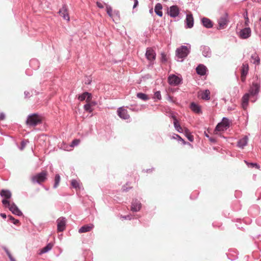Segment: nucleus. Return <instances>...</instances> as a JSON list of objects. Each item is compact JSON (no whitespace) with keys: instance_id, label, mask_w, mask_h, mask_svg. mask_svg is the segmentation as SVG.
<instances>
[{"instance_id":"46","label":"nucleus","mask_w":261,"mask_h":261,"mask_svg":"<svg viewBox=\"0 0 261 261\" xmlns=\"http://www.w3.org/2000/svg\"><path fill=\"white\" fill-rule=\"evenodd\" d=\"M71 185L74 189L79 188V183L76 179H72L71 181Z\"/></svg>"},{"instance_id":"49","label":"nucleus","mask_w":261,"mask_h":261,"mask_svg":"<svg viewBox=\"0 0 261 261\" xmlns=\"http://www.w3.org/2000/svg\"><path fill=\"white\" fill-rule=\"evenodd\" d=\"M154 98H156L157 100H161L162 99V96L161 94V92L160 91H156L154 92Z\"/></svg>"},{"instance_id":"54","label":"nucleus","mask_w":261,"mask_h":261,"mask_svg":"<svg viewBox=\"0 0 261 261\" xmlns=\"http://www.w3.org/2000/svg\"><path fill=\"white\" fill-rule=\"evenodd\" d=\"M24 97L25 98L30 97L31 96V95L30 94V92H28L27 91H24Z\"/></svg>"},{"instance_id":"60","label":"nucleus","mask_w":261,"mask_h":261,"mask_svg":"<svg viewBox=\"0 0 261 261\" xmlns=\"http://www.w3.org/2000/svg\"><path fill=\"white\" fill-rule=\"evenodd\" d=\"M89 103L91 104V107L95 106L97 105V102L95 101H90Z\"/></svg>"},{"instance_id":"45","label":"nucleus","mask_w":261,"mask_h":261,"mask_svg":"<svg viewBox=\"0 0 261 261\" xmlns=\"http://www.w3.org/2000/svg\"><path fill=\"white\" fill-rule=\"evenodd\" d=\"M161 62H162V63H166L167 62V55L166 54L164 53V52H162L161 53Z\"/></svg>"},{"instance_id":"5","label":"nucleus","mask_w":261,"mask_h":261,"mask_svg":"<svg viewBox=\"0 0 261 261\" xmlns=\"http://www.w3.org/2000/svg\"><path fill=\"white\" fill-rule=\"evenodd\" d=\"M145 57L149 61L148 67H152L156 59V53L151 47H147L145 53Z\"/></svg>"},{"instance_id":"63","label":"nucleus","mask_w":261,"mask_h":261,"mask_svg":"<svg viewBox=\"0 0 261 261\" xmlns=\"http://www.w3.org/2000/svg\"><path fill=\"white\" fill-rule=\"evenodd\" d=\"M256 222L258 225L261 226V217H259L258 218H257L256 220Z\"/></svg>"},{"instance_id":"14","label":"nucleus","mask_w":261,"mask_h":261,"mask_svg":"<svg viewBox=\"0 0 261 261\" xmlns=\"http://www.w3.org/2000/svg\"><path fill=\"white\" fill-rule=\"evenodd\" d=\"M59 15L63 17L64 20L69 21L70 17L68 12V7L66 4H63L58 12Z\"/></svg>"},{"instance_id":"20","label":"nucleus","mask_w":261,"mask_h":261,"mask_svg":"<svg viewBox=\"0 0 261 261\" xmlns=\"http://www.w3.org/2000/svg\"><path fill=\"white\" fill-rule=\"evenodd\" d=\"M207 71V67L202 64H199L196 68V72L197 74L200 76L205 75Z\"/></svg>"},{"instance_id":"51","label":"nucleus","mask_w":261,"mask_h":261,"mask_svg":"<svg viewBox=\"0 0 261 261\" xmlns=\"http://www.w3.org/2000/svg\"><path fill=\"white\" fill-rule=\"evenodd\" d=\"M172 139L177 140L178 142H179V140L181 139V137L178 134H174L172 136Z\"/></svg>"},{"instance_id":"44","label":"nucleus","mask_w":261,"mask_h":261,"mask_svg":"<svg viewBox=\"0 0 261 261\" xmlns=\"http://www.w3.org/2000/svg\"><path fill=\"white\" fill-rule=\"evenodd\" d=\"M80 142V140L78 139H75L72 141L70 143V146L71 147H74L77 146Z\"/></svg>"},{"instance_id":"28","label":"nucleus","mask_w":261,"mask_h":261,"mask_svg":"<svg viewBox=\"0 0 261 261\" xmlns=\"http://www.w3.org/2000/svg\"><path fill=\"white\" fill-rule=\"evenodd\" d=\"M53 244L50 243H48L45 247H43L39 252V254L41 255L44 253H46L50 251L53 248Z\"/></svg>"},{"instance_id":"2","label":"nucleus","mask_w":261,"mask_h":261,"mask_svg":"<svg viewBox=\"0 0 261 261\" xmlns=\"http://www.w3.org/2000/svg\"><path fill=\"white\" fill-rule=\"evenodd\" d=\"M260 89V85L259 82H253L252 83L251 86L250 87L248 92L246 93L251 97H256V98L252 100L253 102H254L257 98V96L258 95V93L259 92Z\"/></svg>"},{"instance_id":"17","label":"nucleus","mask_w":261,"mask_h":261,"mask_svg":"<svg viewBox=\"0 0 261 261\" xmlns=\"http://www.w3.org/2000/svg\"><path fill=\"white\" fill-rule=\"evenodd\" d=\"M200 50L203 57L206 58H210L212 56L211 49L208 46L202 45L200 47Z\"/></svg>"},{"instance_id":"36","label":"nucleus","mask_w":261,"mask_h":261,"mask_svg":"<svg viewBox=\"0 0 261 261\" xmlns=\"http://www.w3.org/2000/svg\"><path fill=\"white\" fill-rule=\"evenodd\" d=\"M173 125L175 129L179 133H182L184 131V129H183L180 125V123L178 121L173 122Z\"/></svg>"},{"instance_id":"39","label":"nucleus","mask_w":261,"mask_h":261,"mask_svg":"<svg viewBox=\"0 0 261 261\" xmlns=\"http://www.w3.org/2000/svg\"><path fill=\"white\" fill-rule=\"evenodd\" d=\"M92 81V77L91 75H85L83 83L85 85H91Z\"/></svg>"},{"instance_id":"57","label":"nucleus","mask_w":261,"mask_h":261,"mask_svg":"<svg viewBox=\"0 0 261 261\" xmlns=\"http://www.w3.org/2000/svg\"><path fill=\"white\" fill-rule=\"evenodd\" d=\"M154 169V168H149V169H147L146 170H143V171L146 173H150L152 171H153Z\"/></svg>"},{"instance_id":"24","label":"nucleus","mask_w":261,"mask_h":261,"mask_svg":"<svg viewBox=\"0 0 261 261\" xmlns=\"http://www.w3.org/2000/svg\"><path fill=\"white\" fill-rule=\"evenodd\" d=\"M248 140L247 136H244L237 142V146L240 148H243L247 144Z\"/></svg>"},{"instance_id":"12","label":"nucleus","mask_w":261,"mask_h":261,"mask_svg":"<svg viewBox=\"0 0 261 261\" xmlns=\"http://www.w3.org/2000/svg\"><path fill=\"white\" fill-rule=\"evenodd\" d=\"M76 97L80 101L86 100L87 102H89L92 99V94L88 91H85L79 94L76 96Z\"/></svg>"},{"instance_id":"42","label":"nucleus","mask_w":261,"mask_h":261,"mask_svg":"<svg viewBox=\"0 0 261 261\" xmlns=\"http://www.w3.org/2000/svg\"><path fill=\"white\" fill-rule=\"evenodd\" d=\"M3 249L5 251V253L7 255L8 257H9V259L11 260V259L13 258V257L12 256L11 253L8 250V249L5 246H3L2 247Z\"/></svg>"},{"instance_id":"10","label":"nucleus","mask_w":261,"mask_h":261,"mask_svg":"<svg viewBox=\"0 0 261 261\" xmlns=\"http://www.w3.org/2000/svg\"><path fill=\"white\" fill-rule=\"evenodd\" d=\"M5 207L8 208L9 210L12 212V213L15 215L17 216H23L22 212L18 208L17 205L13 202L11 203H9V205H6Z\"/></svg>"},{"instance_id":"9","label":"nucleus","mask_w":261,"mask_h":261,"mask_svg":"<svg viewBox=\"0 0 261 261\" xmlns=\"http://www.w3.org/2000/svg\"><path fill=\"white\" fill-rule=\"evenodd\" d=\"M47 174L46 171H42L34 176L32 177V180L40 185L42 182H44L47 179Z\"/></svg>"},{"instance_id":"18","label":"nucleus","mask_w":261,"mask_h":261,"mask_svg":"<svg viewBox=\"0 0 261 261\" xmlns=\"http://www.w3.org/2000/svg\"><path fill=\"white\" fill-rule=\"evenodd\" d=\"M117 112L118 116L122 119L127 120L130 118L127 110L123 108V107L118 108Z\"/></svg>"},{"instance_id":"61","label":"nucleus","mask_w":261,"mask_h":261,"mask_svg":"<svg viewBox=\"0 0 261 261\" xmlns=\"http://www.w3.org/2000/svg\"><path fill=\"white\" fill-rule=\"evenodd\" d=\"M246 76H244L243 75L241 74V80L242 82H245Z\"/></svg>"},{"instance_id":"48","label":"nucleus","mask_w":261,"mask_h":261,"mask_svg":"<svg viewBox=\"0 0 261 261\" xmlns=\"http://www.w3.org/2000/svg\"><path fill=\"white\" fill-rule=\"evenodd\" d=\"M169 117L172 118L173 120V122L178 121L176 116L175 115V113L173 112H171L169 113L168 115Z\"/></svg>"},{"instance_id":"40","label":"nucleus","mask_w":261,"mask_h":261,"mask_svg":"<svg viewBox=\"0 0 261 261\" xmlns=\"http://www.w3.org/2000/svg\"><path fill=\"white\" fill-rule=\"evenodd\" d=\"M84 109L86 112L91 113L93 111V109L91 106V104L89 103V102H87V103L84 106Z\"/></svg>"},{"instance_id":"26","label":"nucleus","mask_w":261,"mask_h":261,"mask_svg":"<svg viewBox=\"0 0 261 261\" xmlns=\"http://www.w3.org/2000/svg\"><path fill=\"white\" fill-rule=\"evenodd\" d=\"M249 98H251V97L247 93H245L243 96L242 98V106L244 109L248 106Z\"/></svg>"},{"instance_id":"1","label":"nucleus","mask_w":261,"mask_h":261,"mask_svg":"<svg viewBox=\"0 0 261 261\" xmlns=\"http://www.w3.org/2000/svg\"><path fill=\"white\" fill-rule=\"evenodd\" d=\"M189 46L181 45L176 49L175 60L177 62H182L184 59L189 55L191 51V45L188 44Z\"/></svg>"},{"instance_id":"37","label":"nucleus","mask_w":261,"mask_h":261,"mask_svg":"<svg viewBox=\"0 0 261 261\" xmlns=\"http://www.w3.org/2000/svg\"><path fill=\"white\" fill-rule=\"evenodd\" d=\"M246 163V165L248 166V167L251 168H255V169H259L260 166V165L256 163H253V162H248L246 161H244Z\"/></svg>"},{"instance_id":"59","label":"nucleus","mask_w":261,"mask_h":261,"mask_svg":"<svg viewBox=\"0 0 261 261\" xmlns=\"http://www.w3.org/2000/svg\"><path fill=\"white\" fill-rule=\"evenodd\" d=\"M139 5V2L138 0H134V4L133 6V9H135L136 7H137Z\"/></svg>"},{"instance_id":"7","label":"nucleus","mask_w":261,"mask_h":261,"mask_svg":"<svg viewBox=\"0 0 261 261\" xmlns=\"http://www.w3.org/2000/svg\"><path fill=\"white\" fill-rule=\"evenodd\" d=\"M0 196L3 198L2 203L4 206L9 205L10 203V199L12 197V193L10 190L8 189H2L0 191Z\"/></svg>"},{"instance_id":"22","label":"nucleus","mask_w":261,"mask_h":261,"mask_svg":"<svg viewBox=\"0 0 261 261\" xmlns=\"http://www.w3.org/2000/svg\"><path fill=\"white\" fill-rule=\"evenodd\" d=\"M201 22L203 26L206 29H211L213 27V21L207 17H203L201 19Z\"/></svg>"},{"instance_id":"50","label":"nucleus","mask_w":261,"mask_h":261,"mask_svg":"<svg viewBox=\"0 0 261 261\" xmlns=\"http://www.w3.org/2000/svg\"><path fill=\"white\" fill-rule=\"evenodd\" d=\"M128 182H127L125 185H123L122 187V192H126L128 191L129 189L132 188V187H127L126 186L128 185Z\"/></svg>"},{"instance_id":"16","label":"nucleus","mask_w":261,"mask_h":261,"mask_svg":"<svg viewBox=\"0 0 261 261\" xmlns=\"http://www.w3.org/2000/svg\"><path fill=\"white\" fill-rule=\"evenodd\" d=\"M251 29L247 26L240 30L239 37L242 39H246L251 36Z\"/></svg>"},{"instance_id":"55","label":"nucleus","mask_w":261,"mask_h":261,"mask_svg":"<svg viewBox=\"0 0 261 261\" xmlns=\"http://www.w3.org/2000/svg\"><path fill=\"white\" fill-rule=\"evenodd\" d=\"M6 116L4 113L2 112L0 113V121L3 120L5 119Z\"/></svg>"},{"instance_id":"58","label":"nucleus","mask_w":261,"mask_h":261,"mask_svg":"<svg viewBox=\"0 0 261 261\" xmlns=\"http://www.w3.org/2000/svg\"><path fill=\"white\" fill-rule=\"evenodd\" d=\"M208 140L211 143H216L217 142V140L215 138H212L211 137L208 139Z\"/></svg>"},{"instance_id":"34","label":"nucleus","mask_w":261,"mask_h":261,"mask_svg":"<svg viewBox=\"0 0 261 261\" xmlns=\"http://www.w3.org/2000/svg\"><path fill=\"white\" fill-rule=\"evenodd\" d=\"M8 221L12 222L13 224L17 226L20 225V222L18 219H15L11 215L8 216Z\"/></svg>"},{"instance_id":"4","label":"nucleus","mask_w":261,"mask_h":261,"mask_svg":"<svg viewBox=\"0 0 261 261\" xmlns=\"http://www.w3.org/2000/svg\"><path fill=\"white\" fill-rule=\"evenodd\" d=\"M230 126V121L228 118L223 117L221 122H219L214 129V133L217 134L218 132L226 130Z\"/></svg>"},{"instance_id":"41","label":"nucleus","mask_w":261,"mask_h":261,"mask_svg":"<svg viewBox=\"0 0 261 261\" xmlns=\"http://www.w3.org/2000/svg\"><path fill=\"white\" fill-rule=\"evenodd\" d=\"M243 15L245 19V25L247 27L249 25V19L248 16V12L247 10H246V11L243 13Z\"/></svg>"},{"instance_id":"53","label":"nucleus","mask_w":261,"mask_h":261,"mask_svg":"<svg viewBox=\"0 0 261 261\" xmlns=\"http://www.w3.org/2000/svg\"><path fill=\"white\" fill-rule=\"evenodd\" d=\"M122 218L125 220H130L132 219V216L130 215H127L123 216Z\"/></svg>"},{"instance_id":"64","label":"nucleus","mask_w":261,"mask_h":261,"mask_svg":"<svg viewBox=\"0 0 261 261\" xmlns=\"http://www.w3.org/2000/svg\"><path fill=\"white\" fill-rule=\"evenodd\" d=\"M32 95L35 94V95H38L39 92L35 90H31Z\"/></svg>"},{"instance_id":"30","label":"nucleus","mask_w":261,"mask_h":261,"mask_svg":"<svg viewBox=\"0 0 261 261\" xmlns=\"http://www.w3.org/2000/svg\"><path fill=\"white\" fill-rule=\"evenodd\" d=\"M30 66L35 70L37 69L40 66L39 62L36 59H31L30 61Z\"/></svg>"},{"instance_id":"11","label":"nucleus","mask_w":261,"mask_h":261,"mask_svg":"<svg viewBox=\"0 0 261 261\" xmlns=\"http://www.w3.org/2000/svg\"><path fill=\"white\" fill-rule=\"evenodd\" d=\"M142 206V204L140 200L137 198H133L131 203L130 210L133 212H138L140 211Z\"/></svg>"},{"instance_id":"21","label":"nucleus","mask_w":261,"mask_h":261,"mask_svg":"<svg viewBox=\"0 0 261 261\" xmlns=\"http://www.w3.org/2000/svg\"><path fill=\"white\" fill-rule=\"evenodd\" d=\"M194 25V18L192 14H187L185 19V28L191 29Z\"/></svg>"},{"instance_id":"29","label":"nucleus","mask_w":261,"mask_h":261,"mask_svg":"<svg viewBox=\"0 0 261 261\" xmlns=\"http://www.w3.org/2000/svg\"><path fill=\"white\" fill-rule=\"evenodd\" d=\"M182 134H184L185 136L186 137L190 142H193L194 141L193 136L187 128H184V131Z\"/></svg>"},{"instance_id":"38","label":"nucleus","mask_w":261,"mask_h":261,"mask_svg":"<svg viewBox=\"0 0 261 261\" xmlns=\"http://www.w3.org/2000/svg\"><path fill=\"white\" fill-rule=\"evenodd\" d=\"M60 180H61V177H60V175L59 174H56L55 175V179H54V184L53 186L54 189H56L58 187V186L60 182Z\"/></svg>"},{"instance_id":"47","label":"nucleus","mask_w":261,"mask_h":261,"mask_svg":"<svg viewBox=\"0 0 261 261\" xmlns=\"http://www.w3.org/2000/svg\"><path fill=\"white\" fill-rule=\"evenodd\" d=\"M233 208L235 211H239L241 209V205L238 201H236L233 203Z\"/></svg>"},{"instance_id":"15","label":"nucleus","mask_w":261,"mask_h":261,"mask_svg":"<svg viewBox=\"0 0 261 261\" xmlns=\"http://www.w3.org/2000/svg\"><path fill=\"white\" fill-rule=\"evenodd\" d=\"M229 22L228 14L227 12H225L224 15L220 17L218 20V23L219 25L218 29H223L224 27Z\"/></svg>"},{"instance_id":"6","label":"nucleus","mask_w":261,"mask_h":261,"mask_svg":"<svg viewBox=\"0 0 261 261\" xmlns=\"http://www.w3.org/2000/svg\"><path fill=\"white\" fill-rule=\"evenodd\" d=\"M182 77L181 75H176L174 74H171L168 77L169 84L173 86H177L182 83Z\"/></svg>"},{"instance_id":"35","label":"nucleus","mask_w":261,"mask_h":261,"mask_svg":"<svg viewBox=\"0 0 261 261\" xmlns=\"http://www.w3.org/2000/svg\"><path fill=\"white\" fill-rule=\"evenodd\" d=\"M251 59L253 60V64L255 65H259L260 63V59L259 56L256 53L252 54L251 56Z\"/></svg>"},{"instance_id":"31","label":"nucleus","mask_w":261,"mask_h":261,"mask_svg":"<svg viewBox=\"0 0 261 261\" xmlns=\"http://www.w3.org/2000/svg\"><path fill=\"white\" fill-rule=\"evenodd\" d=\"M249 71V66L247 63H243L241 67V74L247 76Z\"/></svg>"},{"instance_id":"33","label":"nucleus","mask_w":261,"mask_h":261,"mask_svg":"<svg viewBox=\"0 0 261 261\" xmlns=\"http://www.w3.org/2000/svg\"><path fill=\"white\" fill-rule=\"evenodd\" d=\"M137 97L143 100V101H147L148 99H149V96L143 92H138L137 93Z\"/></svg>"},{"instance_id":"56","label":"nucleus","mask_w":261,"mask_h":261,"mask_svg":"<svg viewBox=\"0 0 261 261\" xmlns=\"http://www.w3.org/2000/svg\"><path fill=\"white\" fill-rule=\"evenodd\" d=\"M96 6H97V7H98L100 9L103 8V5H102V3H101L99 2H96Z\"/></svg>"},{"instance_id":"32","label":"nucleus","mask_w":261,"mask_h":261,"mask_svg":"<svg viewBox=\"0 0 261 261\" xmlns=\"http://www.w3.org/2000/svg\"><path fill=\"white\" fill-rule=\"evenodd\" d=\"M201 97L202 99L208 100L210 99V91L208 89H205L201 93Z\"/></svg>"},{"instance_id":"23","label":"nucleus","mask_w":261,"mask_h":261,"mask_svg":"<svg viewBox=\"0 0 261 261\" xmlns=\"http://www.w3.org/2000/svg\"><path fill=\"white\" fill-rule=\"evenodd\" d=\"M190 108L191 110L196 114L202 113L201 107L197 103L192 102L190 104Z\"/></svg>"},{"instance_id":"25","label":"nucleus","mask_w":261,"mask_h":261,"mask_svg":"<svg viewBox=\"0 0 261 261\" xmlns=\"http://www.w3.org/2000/svg\"><path fill=\"white\" fill-rule=\"evenodd\" d=\"M94 227V225L93 224L90 225H85L82 226L79 229V232L80 233L87 232L91 231L92 228Z\"/></svg>"},{"instance_id":"62","label":"nucleus","mask_w":261,"mask_h":261,"mask_svg":"<svg viewBox=\"0 0 261 261\" xmlns=\"http://www.w3.org/2000/svg\"><path fill=\"white\" fill-rule=\"evenodd\" d=\"M179 142H181L182 145H186L187 143H188V142H186L184 139L181 138V139L179 140Z\"/></svg>"},{"instance_id":"52","label":"nucleus","mask_w":261,"mask_h":261,"mask_svg":"<svg viewBox=\"0 0 261 261\" xmlns=\"http://www.w3.org/2000/svg\"><path fill=\"white\" fill-rule=\"evenodd\" d=\"M26 142H28V141L25 140H23L21 142V146L19 147L20 150H22L24 149V148L25 147V144H26Z\"/></svg>"},{"instance_id":"43","label":"nucleus","mask_w":261,"mask_h":261,"mask_svg":"<svg viewBox=\"0 0 261 261\" xmlns=\"http://www.w3.org/2000/svg\"><path fill=\"white\" fill-rule=\"evenodd\" d=\"M105 4L106 5V12H107V14L109 15V16L112 17V7L109 5H107L105 3Z\"/></svg>"},{"instance_id":"19","label":"nucleus","mask_w":261,"mask_h":261,"mask_svg":"<svg viewBox=\"0 0 261 261\" xmlns=\"http://www.w3.org/2000/svg\"><path fill=\"white\" fill-rule=\"evenodd\" d=\"M248 212L249 215L252 217H255L259 214L260 207L258 205L254 204L249 207Z\"/></svg>"},{"instance_id":"27","label":"nucleus","mask_w":261,"mask_h":261,"mask_svg":"<svg viewBox=\"0 0 261 261\" xmlns=\"http://www.w3.org/2000/svg\"><path fill=\"white\" fill-rule=\"evenodd\" d=\"M163 9V6L161 3H157L154 7V12L155 14L159 16V17H162L163 12L162 10Z\"/></svg>"},{"instance_id":"13","label":"nucleus","mask_w":261,"mask_h":261,"mask_svg":"<svg viewBox=\"0 0 261 261\" xmlns=\"http://www.w3.org/2000/svg\"><path fill=\"white\" fill-rule=\"evenodd\" d=\"M57 230L59 232L63 231L66 225V219L64 217H61L57 220Z\"/></svg>"},{"instance_id":"3","label":"nucleus","mask_w":261,"mask_h":261,"mask_svg":"<svg viewBox=\"0 0 261 261\" xmlns=\"http://www.w3.org/2000/svg\"><path fill=\"white\" fill-rule=\"evenodd\" d=\"M167 13L170 17L175 18V21H179L181 19V17L180 16V9L176 5L168 8Z\"/></svg>"},{"instance_id":"8","label":"nucleus","mask_w":261,"mask_h":261,"mask_svg":"<svg viewBox=\"0 0 261 261\" xmlns=\"http://www.w3.org/2000/svg\"><path fill=\"white\" fill-rule=\"evenodd\" d=\"M41 119L36 113L30 114L26 120L28 125L35 126L41 123Z\"/></svg>"}]
</instances>
